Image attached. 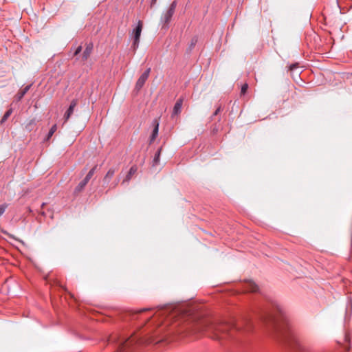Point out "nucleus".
<instances>
[{"label": "nucleus", "mask_w": 352, "mask_h": 352, "mask_svg": "<svg viewBox=\"0 0 352 352\" xmlns=\"http://www.w3.org/2000/svg\"><path fill=\"white\" fill-rule=\"evenodd\" d=\"M252 328L249 319H243L239 323L211 318L193 320L186 327L190 333H208L212 339L223 340L233 338L236 333L250 331Z\"/></svg>", "instance_id": "1"}, {"label": "nucleus", "mask_w": 352, "mask_h": 352, "mask_svg": "<svg viewBox=\"0 0 352 352\" xmlns=\"http://www.w3.org/2000/svg\"><path fill=\"white\" fill-rule=\"evenodd\" d=\"M108 341L114 345L115 352H135L140 344L152 342L148 339L141 338L136 336L124 338L118 335L111 336Z\"/></svg>", "instance_id": "2"}, {"label": "nucleus", "mask_w": 352, "mask_h": 352, "mask_svg": "<svg viewBox=\"0 0 352 352\" xmlns=\"http://www.w3.org/2000/svg\"><path fill=\"white\" fill-rule=\"evenodd\" d=\"M177 2L173 1L167 10L164 11L160 17V23L162 25V28L168 29L169 23L171 21L172 17L175 14Z\"/></svg>", "instance_id": "3"}, {"label": "nucleus", "mask_w": 352, "mask_h": 352, "mask_svg": "<svg viewBox=\"0 0 352 352\" xmlns=\"http://www.w3.org/2000/svg\"><path fill=\"white\" fill-rule=\"evenodd\" d=\"M143 28V23L142 21H138L137 26L133 30L132 36L133 38V42L131 45V47L135 51L139 46L140 38L141 36V32Z\"/></svg>", "instance_id": "4"}, {"label": "nucleus", "mask_w": 352, "mask_h": 352, "mask_svg": "<svg viewBox=\"0 0 352 352\" xmlns=\"http://www.w3.org/2000/svg\"><path fill=\"white\" fill-rule=\"evenodd\" d=\"M295 352H308L307 347L294 337L287 343Z\"/></svg>", "instance_id": "5"}, {"label": "nucleus", "mask_w": 352, "mask_h": 352, "mask_svg": "<svg viewBox=\"0 0 352 352\" xmlns=\"http://www.w3.org/2000/svg\"><path fill=\"white\" fill-rule=\"evenodd\" d=\"M273 307H274V313L272 314H270L269 315V317H270V319L271 320H279V317L280 318H284V311H283V309L281 307V306H280L279 305H278L277 303H274L273 304Z\"/></svg>", "instance_id": "6"}, {"label": "nucleus", "mask_w": 352, "mask_h": 352, "mask_svg": "<svg viewBox=\"0 0 352 352\" xmlns=\"http://www.w3.org/2000/svg\"><path fill=\"white\" fill-rule=\"evenodd\" d=\"M151 72V68H148L138 78V80L136 82L135 87V89L139 91L142 87L144 86V83L147 80L149 74Z\"/></svg>", "instance_id": "7"}, {"label": "nucleus", "mask_w": 352, "mask_h": 352, "mask_svg": "<svg viewBox=\"0 0 352 352\" xmlns=\"http://www.w3.org/2000/svg\"><path fill=\"white\" fill-rule=\"evenodd\" d=\"M278 320H277L276 321L274 320H272V322H273V324L274 325L276 326V328H277L278 331H280V336L282 337V339L283 340L284 342H285L286 343H288L289 342V340L292 338V336L289 333H287V332H282L281 331V329H279V324H278Z\"/></svg>", "instance_id": "8"}, {"label": "nucleus", "mask_w": 352, "mask_h": 352, "mask_svg": "<svg viewBox=\"0 0 352 352\" xmlns=\"http://www.w3.org/2000/svg\"><path fill=\"white\" fill-rule=\"evenodd\" d=\"M77 103H78L77 100H73L71 102L69 108L67 109V110L66 111V112L64 115L65 122L69 120V118H70V116L72 115V113H74V109L77 105Z\"/></svg>", "instance_id": "9"}, {"label": "nucleus", "mask_w": 352, "mask_h": 352, "mask_svg": "<svg viewBox=\"0 0 352 352\" xmlns=\"http://www.w3.org/2000/svg\"><path fill=\"white\" fill-rule=\"evenodd\" d=\"M153 125L154 126L153 133L150 137V144H152L154 140L156 139L157 135H158V131H159V123L157 120H154L153 121Z\"/></svg>", "instance_id": "10"}, {"label": "nucleus", "mask_w": 352, "mask_h": 352, "mask_svg": "<svg viewBox=\"0 0 352 352\" xmlns=\"http://www.w3.org/2000/svg\"><path fill=\"white\" fill-rule=\"evenodd\" d=\"M93 48H94V45L91 43H89L86 45V47L82 53V59L83 61H85L88 59V58L89 57V56L93 50Z\"/></svg>", "instance_id": "11"}, {"label": "nucleus", "mask_w": 352, "mask_h": 352, "mask_svg": "<svg viewBox=\"0 0 352 352\" xmlns=\"http://www.w3.org/2000/svg\"><path fill=\"white\" fill-rule=\"evenodd\" d=\"M32 84L25 86L24 88L20 89L15 96V100L16 101H20L25 94L30 90Z\"/></svg>", "instance_id": "12"}, {"label": "nucleus", "mask_w": 352, "mask_h": 352, "mask_svg": "<svg viewBox=\"0 0 352 352\" xmlns=\"http://www.w3.org/2000/svg\"><path fill=\"white\" fill-rule=\"evenodd\" d=\"M182 104H183L182 98H179V100H177V102H175L174 107H173L172 116H176V115H178L179 113H180L181 110H182Z\"/></svg>", "instance_id": "13"}, {"label": "nucleus", "mask_w": 352, "mask_h": 352, "mask_svg": "<svg viewBox=\"0 0 352 352\" xmlns=\"http://www.w3.org/2000/svg\"><path fill=\"white\" fill-rule=\"evenodd\" d=\"M137 170H138V168H137L136 166H135V165L132 166L130 168V169H129L127 175H126L125 178L124 179L122 183L129 182L131 180L132 176L137 172Z\"/></svg>", "instance_id": "14"}, {"label": "nucleus", "mask_w": 352, "mask_h": 352, "mask_svg": "<svg viewBox=\"0 0 352 352\" xmlns=\"http://www.w3.org/2000/svg\"><path fill=\"white\" fill-rule=\"evenodd\" d=\"M246 291L250 292H256L258 290V285L253 281L250 280L247 283Z\"/></svg>", "instance_id": "15"}, {"label": "nucleus", "mask_w": 352, "mask_h": 352, "mask_svg": "<svg viewBox=\"0 0 352 352\" xmlns=\"http://www.w3.org/2000/svg\"><path fill=\"white\" fill-rule=\"evenodd\" d=\"M88 182L85 181V179H83L75 188L74 193L75 195L79 194L82 190L85 188V186L87 184Z\"/></svg>", "instance_id": "16"}, {"label": "nucleus", "mask_w": 352, "mask_h": 352, "mask_svg": "<svg viewBox=\"0 0 352 352\" xmlns=\"http://www.w3.org/2000/svg\"><path fill=\"white\" fill-rule=\"evenodd\" d=\"M115 173H116L115 168H110L107 171L105 176L104 177V179H103L104 183L108 184L110 182V180L111 179V178L113 177Z\"/></svg>", "instance_id": "17"}, {"label": "nucleus", "mask_w": 352, "mask_h": 352, "mask_svg": "<svg viewBox=\"0 0 352 352\" xmlns=\"http://www.w3.org/2000/svg\"><path fill=\"white\" fill-rule=\"evenodd\" d=\"M97 165H95L89 171V173L87 174V175L85 176V177L84 178L85 179V181L88 182L91 179V178L93 177L94 174L95 173V171L97 168Z\"/></svg>", "instance_id": "18"}, {"label": "nucleus", "mask_w": 352, "mask_h": 352, "mask_svg": "<svg viewBox=\"0 0 352 352\" xmlns=\"http://www.w3.org/2000/svg\"><path fill=\"white\" fill-rule=\"evenodd\" d=\"M56 130H57V126L55 124L50 129V131L47 133L46 140H49L51 138V137L53 135V134L56 131Z\"/></svg>", "instance_id": "19"}, {"label": "nucleus", "mask_w": 352, "mask_h": 352, "mask_svg": "<svg viewBox=\"0 0 352 352\" xmlns=\"http://www.w3.org/2000/svg\"><path fill=\"white\" fill-rule=\"evenodd\" d=\"M12 108H10L3 115V116L1 118V123L4 122L8 120V118L11 116L12 113Z\"/></svg>", "instance_id": "20"}, {"label": "nucleus", "mask_w": 352, "mask_h": 352, "mask_svg": "<svg viewBox=\"0 0 352 352\" xmlns=\"http://www.w3.org/2000/svg\"><path fill=\"white\" fill-rule=\"evenodd\" d=\"M170 310L169 307L161 308L157 311L159 316H167L168 314L170 313Z\"/></svg>", "instance_id": "21"}, {"label": "nucleus", "mask_w": 352, "mask_h": 352, "mask_svg": "<svg viewBox=\"0 0 352 352\" xmlns=\"http://www.w3.org/2000/svg\"><path fill=\"white\" fill-rule=\"evenodd\" d=\"M197 41H198V38L197 36H194L192 38L190 45H189V47H188L189 51H191L195 47Z\"/></svg>", "instance_id": "22"}, {"label": "nucleus", "mask_w": 352, "mask_h": 352, "mask_svg": "<svg viewBox=\"0 0 352 352\" xmlns=\"http://www.w3.org/2000/svg\"><path fill=\"white\" fill-rule=\"evenodd\" d=\"M161 151H162V148H159L155 155V157L153 159V162L155 164H157L160 160Z\"/></svg>", "instance_id": "23"}, {"label": "nucleus", "mask_w": 352, "mask_h": 352, "mask_svg": "<svg viewBox=\"0 0 352 352\" xmlns=\"http://www.w3.org/2000/svg\"><path fill=\"white\" fill-rule=\"evenodd\" d=\"M248 88V85L247 83H245L244 85H243L241 87V94L244 95L246 93Z\"/></svg>", "instance_id": "24"}, {"label": "nucleus", "mask_w": 352, "mask_h": 352, "mask_svg": "<svg viewBox=\"0 0 352 352\" xmlns=\"http://www.w3.org/2000/svg\"><path fill=\"white\" fill-rule=\"evenodd\" d=\"M221 106H219V107L217 108V109L215 110V111L213 113V114H212V116L211 118H212L213 116H217V114L221 111Z\"/></svg>", "instance_id": "25"}, {"label": "nucleus", "mask_w": 352, "mask_h": 352, "mask_svg": "<svg viewBox=\"0 0 352 352\" xmlns=\"http://www.w3.org/2000/svg\"><path fill=\"white\" fill-rule=\"evenodd\" d=\"M81 50H82V47H81V46H78V47L76 48V51H75V52H74V56H76V55H78L79 53H80Z\"/></svg>", "instance_id": "26"}, {"label": "nucleus", "mask_w": 352, "mask_h": 352, "mask_svg": "<svg viewBox=\"0 0 352 352\" xmlns=\"http://www.w3.org/2000/svg\"><path fill=\"white\" fill-rule=\"evenodd\" d=\"M150 309H140L139 311H137V313H142L143 311H147V310H149Z\"/></svg>", "instance_id": "27"}, {"label": "nucleus", "mask_w": 352, "mask_h": 352, "mask_svg": "<svg viewBox=\"0 0 352 352\" xmlns=\"http://www.w3.org/2000/svg\"><path fill=\"white\" fill-rule=\"evenodd\" d=\"M157 2V0H151V6H154Z\"/></svg>", "instance_id": "28"}, {"label": "nucleus", "mask_w": 352, "mask_h": 352, "mask_svg": "<svg viewBox=\"0 0 352 352\" xmlns=\"http://www.w3.org/2000/svg\"><path fill=\"white\" fill-rule=\"evenodd\" d=\"M296 65H295V64L292 65L290 66V69H291V70H293V69H294V68H296Z\"/></svg>", "instance_id": "29"}, {"label": "nucleus", "mask_w": 352, "mask_h": 352, "mask_svg": "<svg viewBox=\"0 0 352 352\" xmlns=\"http://www.w3.org/2000/svg\"><path fill=\"white\" fill-rule=\"evenodd\" d=\"M4 210H5V208L3 207V206H1V214L3 213Z\"/></svg>", "instance_id": "30"}, {"label": "nucleus", "mask_w": 352, "mask_h": 352, "mask_svg": "<svg viewBox=\"0 0 352 352\" xmlns=\"http://www.w3.org/2000/svg\"><path fill=\"white\" fill-rule=\"evenodd\" d=\"M216 131H217V129L216 128H214V129H213V132L214 133V132H216Z\"/></svg>", "instance_id": "31"}, {"label": "nucleus", "mask_w": 352, "mask_h": 352, "mask_svg": "<svg viewBox=\"0 0 352 352\" xmlns=\"http://www.w3.org/2000/svg\"><path fill=\"white\" fill-rule=\"evenodd\" d=\"M165 322H169V318H167L166 319V321H165Z\"/></svg>", "instance_id": "32"}, {"label": "nucleus", "mask_w": 352, "mask_h": 352, "mask_svg": "<svg viewBox=\"0 0 352 352\" xmlns=\"http://www.w3.org/2000/svg\"><path fill=\"white\" fill-rule=\"evenodd\" d=\"M45 205V203H43L41 205V208H43Z\"/></svg>", "instance_id": "33"}, {"label": "nucleus", "mask_w": 352, "mask_h": 352, "mask_svg": "<svg viewBox=\"0 0 352 352\" xmlns=\"http://www.w3.org/2000/svg\"><path fill=\"white\" fill-rule=\"evenodd\" d=\"M119 180H118V182H116L114 186H117Z\"/></svg>", "instance_id": "34"}, {"label": "nucleus", "mask_w": 352, "mask_h": 352, "mask_svg": "<svg viewBox=\"0 0 352 352\" xmlns=\"http://www.w3.org/2000/svg\"><path fill=\"white\" fill-rule=\"evenodd\" d=\"M1 232H3V233H6V232H4L3 230H1Z\"/></svg>", "instance_id": "35"}]
</instances>
